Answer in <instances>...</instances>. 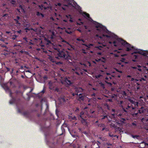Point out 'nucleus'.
<instances>
[{
    "label": "nucleus",
    "mask_w": 148,
    "mask_h": 148,
    "mask_svg": "<svg viewBox=\"0 0 148 148\" xmlns=\"http://www.w3.org/2000/svg\"><path fill=\"white\" fill-rule=\"evenodd\" d=\"M72 19H70L69 20V21L71 22H73V20Z\"/></svg>",
    "instance_id": "nucleus-62"
},
{
    "label": "nucleus",
    "mask_w": 148,
    "mask_h": 148,
    "mask_svg": "<svg viewBox=\"0 0 148 148\" xmlns=\"http://www.w3.org/2000/svg\"><path fill=\"white\" fill-rule=\"evenodd\" d=\"M20 19V17L19 16H17L16 18L15 19H14V20L15 21L16 23V24H20V23L18 21V20Z\"/></svg>",
    "instance_id": "nucleus-18"
},
{
    "label": "nucleus",
    "mask_w": 148,
    "mask_h": 148,
    "mask_svg": "<svg viewBox=\"0 0 148 148\" xmlns=\"http://www.w3.org/2000/svg\"><path fill=\"white\" fill-rule=\"evenodd\" d=\"M43 78L44 79V80H47V76L46 75H45V76H44Z\"/></svg>",
    "instance_id": "nucleus-44"
},
{
    "label": "nucleus",
    "mask_w": 148,
    "mask_h": 148,
    "mask_svg": "<svg viewBox=\"0 0 148 148\" xmlns=\"http://www.w3.org/2000/svg\"><path fill=\"white\" fill-rule=\"evenodd\" d=\"M109 136L111 137H115L116 136V135H113V134L111 132H109Z\"/></svg>",
    "instance_id": "nucleus-26"
},
{
    "label": "nucleus",
    "mask_w": 148,
    "mask_h": 148,
    "mask_svg": "<svg viewBox=\"0 0 148 148\" xmlns=\"http://www.w3.org/2000/svg\"><path fill=\"white\" fill-rule=\"evenodd\" d=\"M84 112L83 111H82L81 112L79 116L82 119L80 120L82 123L84 125H86V119H84L85 117L84 116Z\"/></svg>",
    "instance_id": "nucleus-4"
},
{
    "label": "nucleus",
    "mask_w": 148,
    "mask_h": 148,
    "mask_svg": "<svg viewBox=\"0 0 148 148\" xmlns=\"http://www.w3.org/2000/svg\"><path fill=\"white\" fill-rule=\"evenodd\" d=\"M51 61L52 62H55L56 64H62V63L60 62H57L55 60H54V59H51Z\"/></svg>",
    "instance_id": "nucleus-17"
},
{
    "label": "nucleus",
    "mask_w": 148,
    "mask_h": 148,
    "mask_svg": "<svg viewBox=\"0 0 148 148\" xmlns=\"http://www.w3.org/2000/svg\"><path fill=\"white\" fill-rule=\"evenodd\" d=\"M132 125L133 126H136V123L133 122L132 123Z\"/></svg>",
    "instance_id": "nucleus-49"
},
{
    "label": "nucleus",
    "mask_w": 148,
    "mask_h": 148,
    "mask_svg": "<svg viewBox=\"0 0 148 148\" xmlns=\"http://www.w3.org/2000/svg\"><path fill=\"white\" fill-rule=\"evenodd\" d=\"M97 54L99 55H101V52H98L97 53Z\"/></svg>",
    "instance_id": "nucleus-61"
},
{
    "label": "nucleus",
    "mask_w": 148,
    "mask_h": 148,
    "mask_svg": "<svg viewBox=\"0 0 148 148\" xmlns=\"http://www.w3.org/2000/svg\"><path fill=\"white\" fill-rule=\"evenodd\" d=\"M66 16L68 18H70V19H72L71 16L70 15H66Z\"/></svg>",
    "instance_id": "nucleus-33"
},
{
    "label": "nucleus",
    "mask_w": 148,
    "mask_h": 148,
    "mask_svg": "<svg viewBox=\"0 0 148 148\" xmlns=\"http://www.w3.org/2000/svg\"><path fill=\"white\" fill-rule=\"evenodd\" d=\"M75 111V113L78 114L79 113V108H76Z\"/></svg>",
    "instance_id": "nucleus-24"
},
{
    "label": "nucleus",
    "mask_w": 148,
    "mask_h": 148,
    "mask_svg": "<svg viewBox=\"0 0 148 148\" xmlns=\"http://www.w3.org/2000/svg\"><path fill=\"white\" fill-rule=\"evenodd\" d=\"M93 123L96 126H97L98 127H101L102 126V124H99L97 120L96 121L95 123Z\"/></svg>",
    "instance_id": "nucleus-16"
},
{
    "label": "nucleus",
    "mask_w": 148,
    "mask_h": 148,
    "mask_svg": "<svg viewBox=\"0 0 148 148\" xmlns=\"http://www.w3.org/2000/svg\"><path fill=\"white\" fill-rule=\"evenodd\" d=\"M23 114L25 116H27L28 115L29 112L28 111H25L23 112Z\"/></svg>",
    "instance_id": "nucleus-23"
},
{
    "label": "nucleus",
    "mask_w": 148,
    "mask_h": 148,
    "mask_svg": "<svg viewBox=\"0 0 148 148\" xmlns=\"http://www.w3.org/2000/svg\"><path fill=\"white\" fill-rule=\"evenodd\" d=\"M82 38L80 37L76 39V40L78 41L79 42H81Z\"/></svg>",
    "instance_id": "nucleus-32"
},
{
    "label": "nucleus",
    "mask_w": 148,
    "mask_h": 148,
    "mask_svg": "<svg viewBox=\"0 0 148 148\" xmlns=\"http://www.w3.org/2000/svg\"><path fill=\"white\" fill-rule=\"evenodd\" d=\"M72 95L73 96H74L75 95H76V94H75V93H73L72 94Z\"/></svg>",
    "instance_id": "nucleus-64"
},
{
    "label": "nucleus",
    "mask_w": 148,
    "mask_h": 148,
    "mask_svg": "<svg viewBox=\"0 0 148 148\" xmlns=\"http://www.w3.org/2000/svg\"><path fill=\"white\" fill-rule=\"evenodd\" d=\"M63 83L66 86H69L72 84V82L70 80V78L67 77L64 79Z\"/></svg>",
    "instance_id": "nucleus-5"
},
{
    "label": "nucleus",
    "mask_w": 148,
    "mask_h": 148,
    "mask_svg": "<svg viewBox=\"0 0 148 148\" xmlns=\"http://www.w3.org/2000/svg\"><path fill=\"white\" fill-rule=\"evenodd\" d=\"M112 115L114 117L116 115L118 116H121L122 114L120 113H112Z\"/></svg>",
    "instance_id": "nucleus-21"
},
{
    "label": "nucleus",
    "mask_w": 148,
    "mask_h": 148,
    "mask_svg": "<svg viewBox=\"0 0 148 148\" xmlns=\"http://www.w3.org/2000/svg\"><path fill=\"white\" fill-rule=\"evenodd\" d=\"M8 83H5L1 84L2 86L4 88L7 93L9 92V89L7 86Z\"/></svg>",
    "instance_id": "nucleus-7"
},
{
    "label": "nucleus",
    "mask_w": 148,
    "mask_h": 148,
    "mask_svg": "<svg viewBox=\"0 0 148 148\" xmlns=\"http://www.w3.org/2000/svg\"><path fill=\"white\" fill-rule=\"evenodd\" d=\"M122 94L123 96V97L127 96V93L124 91H123V92Z\"/></svg>",
    "instance_id": "nucleus-29"
},
{
    "label": "nucleus",
    "mask_w": 148,
    "mask_h": 148,
    "mask_svg": "<svg viewBox=\"0 0 148 148\" xmlns=\"http://www.w3.org/2000/svg\"><path fill=\"white\" fill-rule=\"evenodd\" d=\"M41 92L43 94H44L45 92V90L44 89L43 90L41 91Z\"/></svg>",
    "instance_id": "nucleus-63"
},
{
    "label": "nucleus",
    "mask_w": 148,
    "mask_h": 148,
    "mask_svg": "<svg viewBox=\"0 0 148 148\" xmlns=\"http://www.w3.org/2000/svg\"><path fill=\"white\" fill-rule=\"evenodd\" d=\"M119 43H120L123 46L126 47V50L127 51H129L134 48L133 46H131L126 41L123 40L121 38H119L117 40L114 41L113 42L114 44V46H118L119 45Z\"/></svg>",
    "instance_id": "nucleus-2"
},
{
    "label": "nucleus",
    "mask_w": 148,
    "mask_h": 148,
    "mask_svg": "<svg viewBox=\"0 0 148 148\" xmlns=\"http://www.w3.org/2000/svg\"><path fill=\"white\" fill-rule=\"evenodd\" d=\"M25 51L23 50H22L20 51V52L22 53H24Z\"/></svg>",
    "instance_id": "nucleus-57"
},
{
    "label": "nucleus",
    "mask_w": 148,
    "mask_h": 148,
    "mask_svg": "<svg viewBox=\"0 0 148 148\" xmlns=\"http://www.w3.org/2000/svg\"><path fill=\"white\" fill-rule=\"evenodd\" d=\"M108 77L110 79H112V77L111 76H108Z\"/></svg>",
    "instance_id": "nucleus-59"
},
{
    "label": "nucleus",
    "mask_w": 148,
    "mask_h": 148,
    "mask_svg": "<svg viewBox=\"0 0 148 148\" xmlns=\"http://www.w3.org/2000/svg\"><path fill=\"white\" fill-rule=\"evenodd\" d=\"M101 119L103 120L107 118L108 119V116L106 114L105 115H104L103 116H101Z\"/></svg>",
    "instance_id": "nucleus-27"
},
{
    "label": "nucleus",
    "mask_w": 148,
    "mask_h": 148,
    "mask_svg": "<svg viewBox=\"0 0 148 148\" xmlns=\"http://www.w3.org/2000/svg\"><path fill=\"white\" fill-rule=\"evenodd\" d=\"M140 54L148 58V51H141L138 52Z\"/></svg>",
    "instance_id": "nucleus-8"
},
{
    "label": "nucleus",
    "mask_w": 148,
    "mask_h": 148,
    "mask_svg": "<svg viewBox=\"0 0 148 148\" xmlns=\"http://www.w3.org/2000/svg\"><path fill=\"white\" fill-rule=\"evenodd\" d=\"M75 94L76 95H78L79 92H82L83 89L81 88H75Z\"/></svg>",
    "instance_id": "nucleus-9"
},
{
    "label": "nucleus",
    "mask_w": 148,
    "mask_h": 148,
    "mask_svg": "<svg viewBox=\"0 0 148 148\" xmlns=\"http://www.w3.org/2000/svg\"><path fill=\"white\" fill-rule=\"evenodd\" d=\"M10 97L12 98V101H10V104L13 103L15 102L16 99L12 97L11 91L10 90Z\"/></svg>",
    "instance_id": "nucleus-11"
},
{
    "label": "nucleus",
    "mask_w": 148,
    "mask_h": 148,
    "mask_svg": "<svg viewBox=\"0 0 148 148\" xmlns=\"http://www.w3.org/2000/svg\"><path fill=\"white\" fill-rule=\"evenodd\" d=\"M96 25V27L98 28H100L102 29H104V27H103L101 24L97 23L95 24Z\"/></svg>",
    "instance_id": "nucleus-12"
},
{
    "label": "nucleus",
    "mask_w": 148,
    "mask_h": 148,
    "mask_svg": "<svg viewBox=\"0 0 148 148\" xmlns=\"http://www.w3.org/2000/svg\"><path fill=\"white\" fill-rule=\"evenodd\" d=\"M3 72V71L0 70V80L1 81L3 80V78H1V76L2 75V74H1L2 73V72Z\"/></svg>",
    "instance_id": "nucleus-25"
},
{
    "label": "nucleus",
    "mask_w": 148,
    "mask_h": 148,
    "mask_svg": "<svg viewBox=\"0 0 148 148\" xmlns=\"http://www.w3.org/2000/svg\"><path fill=\"white\" fill-rule=\"evenodd\" d=\"M127 105L123 107L121 106L123 110L127 112L132 109L131 114L134 117H137L138 116V114H141L145 112L146 110L145 106H141L138 102L135 101L131 98L128 99Z\"/></svg>",
    "instance_id": "nucleus-1"
},
{
    "label": "nucleus",
    "mask_w": 148,
    "mask_h": 148,
    "mask_svg": "<svg viewBox=\"0 0 148 148\" xmlns=\"http://www.w3.org/2000/svg\"><path fill=\"white\" fill-rule=\"evenodd\" d=\"M105 60V58L104 57H102L101 58L99 59H96L95 60V61L97 62L101 61L102 62H104Z\"/></svg>",
    "instance_id": "nucleus-15"
},
{
    "label": "nucleus",
    "mask_w": 148,
    "mask_h": 148,
    "mask_svg": "<svg viewBox=\"0 0 148 148\" xmlns=\"http://www.w3.org/2000/svg\"><path fill=\"white\" fill-rule=\"evenodd\" d=\"M132 137L134 138H137L138 136L137 135H132Z\"/></svg>",
    "instance_id": "nucleus-42"
},
{
    "label": "nucleus",
    "mask_w": 148,
    "mask_h": 148,
    "mask_svg": "<svg viewBox=\"0 0 148 148\" xmlns=\"http://www.w3.org/2000/svg\"><path fill=\"white\" fill-rule=\"evenodd\" d=\"M84 42L85 40L83 39H82L80 43H81V42L84 43Z\"/></svg>",
    "instance_id": "nucleus-56"
},
{
    "label": "nucleus",
    "mask_w": 148,
    "mask_h": 148,
    "mask_svg": "<svg viewBox=\"0 0 148 148\" xmlns=\"http://www.w3.org/2000/svg\"><path fill=\"white\" fill-rule=\"evenodd\" d=\"M24 53L26 55H29V53L28 51H25Z\"/></svg>",
    "instance_id": "nucleus-50"
},
{
    "label": "nucleus",
    "mask_w": 148,
    "mask_h": 148,
    "mask_svg": "<svg viewBox=\"0 0 148 148\" xmlns=\"http://www.w3.org/2000/svg\"><path fill=\"white\" fill-rule=\"evenodd\" d=\"M116 95H115V94H113V95L112 96V98H114L115 97H116Z\"/></svg>",
    "instance_id": "nucleus-46"
},
{
    "label": "nucleus",
    "mask_w": 148,
    "mask_h": 148,
    "mask_svg": "<svg viewBox=\"0 0 148 148\" xmlns=\"http://www.w3.org/2000/svg\"><path fill=\"white\" fill-rule=\"evenodd\" d=\"M17 32L18 33L21 34V30H20L19 31H18Z\"/></svg>",
    "instance_id": "nucleus-60"
},
{
    "label": "nucleus",
    "mask_w": 148,
    "mask_h": 148,
    "mask_svg": "<svg viewBox=\"0 0 148 148\" xmlns=\"http://www.w3.org/2000/svg\"><path fill=\"white\" fill-rule=\"evenodd\" d=\"M28 44L29 45H33V43L32 42H28Z\"/></svg>",
    "instance_id": "nucleus-51"
},
{
    "label": "nucleus",
    "mask_w": 148,
    "mask_h": 148,
    "mask_svg": "<svg viewBox=\"0 0 148 148\" xmlns=\"http://www.w3.org/2000/svg\"><path fill=\"white\" fill-rule=\"evenodd\" d=\"M54 49L58 51L57 55L55 56V58L59 60L62 58L67 60L69 59V56L67 52L64 51H58L59 50V49L56 48Z\"/></svg>",
    "instance_id": "nucleus-3"
},
{
    "label": "nucleus",
    "mask_w": 148,
    "mask_h": 148,
    "mask_svg": "<svg viewBox=\"0 0 148 148\" xmlns=\"http://www.w3.org/2000/svg\"><path fill=\"white\" fill-rule=\"evenodd\" d=\"M82 93H80L79 95V99L82 100H83L84 99V97L82 95Z\"/></svg>",
    "instance_id": "nucleus-20"
},
{
    "label": "nucleus",
    "mask_w": 148,
    "mask_h": 148,
    "mask_svg": "<svg viewBox=\"0 0 148 148\" xmlns=\"http://www.w3.org/2000/svg\"><path fill=\"white\" fill-rule=\"evenodd\" d=\"M23 39L25 41H26V42H28V41H27V38L26 37L23 38Z\"/></svg>",
    "instance_id": "nucleus-48"
},
{
    "label": "nucleus",
    "mask_w": 148,
    "mask_h": 148,
    "mask_svg": "<svg viewBox=\"0 0 148 148\" xmlns=\"http://www.w3.org/2000/svg\"><path fill=\"white\" fill-rule=\"evenodd\" d=\"M62 42H65L66 44L69 45L70 46V47L68 48V50H71L72 49H74V48L73 47V46H72L71 45H70L68 42L65 41L64 40H63L62 41Z\"/></svg>",
    "instance_id": "nucleus-14"
},
{
    "label": "nucleus",
    "mask_w": 148,
    "mask_h": 148,
    "mask_svg": "<svg viewBox=\"0 0 148 148\" xmlns=\"http://www.w3.org/2000/svg\"><path fill=\"white\" fill-rule=\"evenodd\" d=\"M17 37V36L16 35H14L12 37L11 36L10 37V39H12L13 40H14Z\"/></svg>",
    "instance_id": "nucleus-28"
},
{
    "label": "nucleus",
    "mask_w": 148,
    "mask_h": 148,
    "mask_svg": "<svg viewBox=\"0 0 148 148\" xmlns=\"http://www.w3.org/2000/svg\"><path fill=\"white\" fill-rule=\"evenodd\" d=\"M138 58V56L136 55H134V58L135 59H137Z\"/></svg>",
    "instance_id": "nucleus-45"
},
{
    "label": "nucleus",
    "mask_w": 148,
    "mask_h": 148,
    "mask_svg": "<svg viewBox=\"0 0 148 148\" xmlns=\"http://www.w3.org/2000/svg\"><path fill=\"white\" fill-rule=\"evenodd\" d=\"M40 14H41V13H40L39 12H36V15L37 16H40Z\"/></svg>",
    "instance_id": "nucleus-40"
},
{
    "label": "nucleus",
    "mask_w": 148,
    "mask_h": 148,
    "mask_svg": "<svg viewBox=\"0 0 148 148\" xmlns=\"http://www.w3.org/2000/svg\"><path fill=\"white\" fill-rule=\"evenodd\" d=\"M126 121V119H125V118H122L121 119V121L123 123H124V122L125 121Z\"/></svg>",
    "instance_id": "nucleus-39"
},
{
    "label": "nucleus",
    "mask_w": 148,
    "mask_h": 148,
    "mask_svg": "<svg viewBox=\"0 0 148 148\" xmlns=\"http://www.w3.org/2000/svg\"><path fill=\"white\" fill-rule=\"evenodd\" d=\"M48 84L50 88H50L52 87L53 83L51 81H49Z\"/></svg>",
    "instance_id": "nucleus-30"
},
{
    "label": "nucleus",
    "mask_w": 148,
    "mask_h": 148,
    "mask_svg": "<svg viewBox=\"0 0 148 148\" xmlns=\"http://www.w3.org/2000/svg\"><path fill=\"white\" fill-rule=\"evenodd\" d=\"M136 88L137 90H139L140 88V86H137Z\"/></svg>",
    "instance_id": "nucleus-53"
},
{
    "label": "nucleus",
    "mask_w": 148,
    "mask_h": 148,
    "mask_svg": "<svg viewBox=\"0 0 148 148\" xmlns=\"http://www.w3.org/2000/svg\"><path fill=\"white\" fill-rule=\"evenodd\" d=\"M105 82L107 84H108L110 85V86H112V83H111L110 82H108V81H106V80H105Z\"/></svg>",
    "instance_id": "nucleus-35"
},
{
    "label": "nucleus",
    "mask_w": 148,
    "mask_h": 148,
    "mask_svg": "<svg viewBox=\"0 0 148 148\" xmlns=\"http://www.w3.org/2000/svg\"><path fill=\"white\" fill-rule=\"evenodd\" d=\"M97 145L98 146V147H97L96 148H99L100 146L99 145L101 144V143L99 141H97Z\"/></svg>",
    "instance_id": "nucleus-34"
},
{
    "label": "nucleus",
    "mask_w": 148,
    "mask_h": 148,
    "mask_svg": "<svg viewBox=\"0 0 148 148\" xmlns=\"http://www.w3.org/2000/svg\"><path fill=\"white\" fill-rule=\"evenodd\" d=\"M113 112L114 113L115 112V110L114 109H112V112Z\"/></svg>",
    "instance_id": "nucleus-58"
},
{
    "label": "nucleus",
    "mask_w": 148,
    "mask_h": 148,
    "mask_svg": "<svg viewBox=\"0 0 148 148\" xmlns=\"http://www.w3.org/2000/svg\"><path fill=\"white\" fill-rule=\"evenodd\" d=\"M65 32L69 34H71L72 33V32L71 31H69L67 29H66L65 30Z\"/></svg>",
    "instance_id": "nucleus-31"
},
{
    "label": "nucleus",
    "mask_w": 148,
    "mask_h": 148,
    "mask_svg": "<svg viewBox=\"0 0 148 148\" xmlns=\"http://www.w3.org/2000/svg\"><path fill=\"white\" fill-rule=\"evenodd\" d=\"M125 59L124 58H122L120 61L122 62H124L125 60Z\"/></svg>",
    "instance_id": "nucleus-38"
},
{
    "label": "nucleus",
    "mask_w": 148,
    "mask_h": 148,
    "mask_svg": "<svg viewBox=\"0 0 148 148\" xmlns=\"http://www.w3.org/2000/svg\"><path fill=\"white\" fill-rule=\"evenodd\" d=\"M61 5V4L60 3H58L56 4V6H60Z\"/></svg>",
    "instance_id": "nucleus-43"
},
{
    "label": "nucleus",
    "mask_w": 148,
    "mask_h": 148,
    "mask_svg": "<svg viewBox=\"0 0 148 148\" xmlns=\"http://www.w3.org/2000/svg\"><path fill=\"white\" fill-rule=\"evenodd\" d=\"M95 93L94 92L92 94H91V96L92 97L93 96H95Z\"/></svg>",
    "instance_id": "nucleus-55"
},
{
    "label": "nucleus",
    "mask_w": 148,
    "mask_h": 148,
    "mask_svg": "<svg viewBox=\"0 0 148 148\" xmlns=\"http://www.w3.org/2000/svg\"><path fill=\"white\" fill-rule=\"evenodd\" d=\"M141 121L143 123L148 121V115L142 118L141 119Z\"/></svg>",
    "instance_id": "nucleus-13"
},
{
    "label": "nucleus",
    "mask_w": 148,
    "mask_h": 148,
    "mask_svg": "<svg viewBox=\"0 0 148 148\" xmlns=\"http://www.w3.org/2000/svg\"><path fill=\"white\" fill-rule=\"evenodd\" d=\"M115 69L116 71L120 73H122V71H119L117 69H116V68H115Z\"/></svg>",
    "instance_id": "nucleus-37"
},
{
    "label": "nucleus",
    "mask_w": 148,
    "mask_h": 148,
    "mask_svg": "<svg viewBox=\"0 0 148 148\" xmlns=\"http://www.w3.org/2000/svg\"><path fill=\"white\" fill-rule=\"evenodd\" d=\"M74 6L75 8L77 10H78L79 11L80 13H81L82 10H81V8L76 3H74Z\"/></svg>",
    "instance_id": "nucleus-10"
},
{
    "label": "nucleus",
    "mask_w": 148,
    "mask_h": 148,
    "mask_svg": "<svg viewBox=\"0 0 148 148\" xmlns=\"http://www.w3.org/2000/svg\"><path fill=\"white\" fill-rule=\"evenodd\" d=\"M145 78L144 77H141L139 79L140 81H146V78H147V76L146 75L145 76Z\"/></svg>",
    "instance_id": "nucleus-22"
},
{
    "label": "nucleus",
    "mask_w": 148,
    "mask_h": 148,
    "mask_svg": "<svg viewBox=\"0 0 148 148\" xmlns=\"http://www.w3.org/2000/svg\"><path fill=\"white\" fill-rule=\"evenodd\" d=\"M82 45H84L86 46L88 48H90V46H93V45L92 44H90L89 45H86L85 44L82 43Z\"/></svg>",
    "instance_id": "nucleus-19"
},
{
    "label": "nucleus",
    "mask_w": 148,
    "mask_h": 148,
    "mask_svg": "<svg viewBox=\"0 0 148 148\" xmlns=\"http://www.w3.org/2000/svg\"><path fill=\"white\" fill-rule=\"evenodd\" d=\"M47 44H51V42L50 40H47Z\"/></svg>",
    "instance_id": "nucleus-41"
},
{
    "label": "nucleus",
    "mask_w": 148,
    "mask_h": 148,
    "mask_svg": "<svg viewBox=\"0 0 148 148\" xmlns=\"http://www.w3.org/2000/svg\"><path fill=\"white\" fill-rule=\"evenodd\" d=\"M105 79H106V80L107 81H109V78L108 77V76L106 77L105 78Z\"/></svg>",
    "instance_id": "nucleus-47"
},
{
    "label": "nucleus",
    "mask_w": 148,
    "mask_h": 148,
    "mask_svg": "<svg viewBox=\"0 0 148 148\" xmlns=\"http://www.w3.org/2000/svg\"><path fill=\"white\" fill-rule=\"evenodd\" d=\"M102 75H101L99 74L95 76V77L96 78H99Z\"/></svg>",
    "instance_id": "nucleus-36"
},
{
    "label": "nucleus",
    "mask_w": 148,
    "mask_h": 148,
    "mask_svg": "<svg viewBox=\"0 0 148 148\" xmlns=\"http://www.w3.org/2000/svg\"><path fill=\"white\" fill-rule=\"evenodd\" d=\"M82 14L83 16L86 19L91 21H93V20L90 17L89 14L88 13H87L86 12H82Z\"/></svg>",
    "instance_id": "nucleus-6"
},
{
    "label": "nucleus",
    "mask_w": 148,
    "mask_h": 148,
    "mask_svg": "<svg viewBox=\"0 0 148 148\" xmlns=\"http://www.w3.org/2000/svg\"><path fill=\"white\" fill-rule=\"evenodd\" d=\"M115 88L114 87H112L111 88V90L112 91H113L115 90Z\"/></svg>",
    "instance_id": "nucleus-54"
},
{
    "label": "nucleus",
    "mask_w": 148,
    "mask_h": 148,
    "mask_svg": "<svg viewBox=\"0 0 148 148\" xmlns=\"http://www.w3.org/2000/svg\"><path fill=\"white\" fill-rule=\"evenodd\" d=\"M106 144L108 146L112 145V144L110 143H106Z\"/></svg>",
    "instance_id": "nucleus-52"
}]
</instances>
